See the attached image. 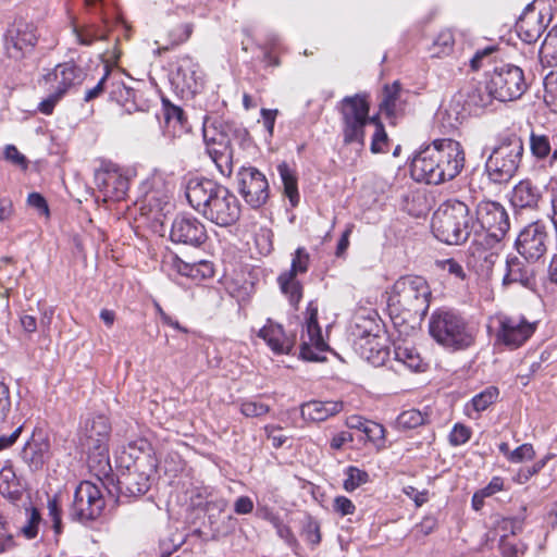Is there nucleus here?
<instances>
[{"label":"nucleus","instance_id":"obj_64","mask_svg":"<svg viewBox=\"0 0 557 557\" xmlns=\"http://www.w3.org/2000/svg\"><path fill=\"white\" fill-rule=\"evenodd\" d=\"M419 197L413 195V194H405L403 196V202H401V207L407 210L409 213L411 214H416V215H419L423 208L421 207V203H419Z\"/></svg>","mask_w":557,"mask_h":557},{"label":"nucleus","instance_id":"obj_20","mask_svg":"<svg viewBox=\"0 0 557 557\" xmlns=\"http://www.w3.org/2000/svg\"><path fill=\"white\" fill-rule=\"evenodd\" d=\"M170 238L173 244H205L208 237L205 225L200 221L182 215L173 221Z\"/></svg>","mask_w":557,"mask_h":557},{"label":"nucleus","instance_id":"obj_10","mask_svg":"<svg viewBox=\"0 0 557 557\" xmlns=\"http://www.w3.org/2000/svg\"><path fill=\"white\" fill-rule=\"evenodd\" d=\"M106 506L101 490L89 481L81 482L74 493L70 516L79 522L96 520Z\"/></svg>","mask_w":557,"mask_h":557},{"label":"nucleus","instance_id":"obj_48","mask_svg":"<svg viewBox=\"0 0 557 557\" xmlns=\"http://www.w3.org/2000/svg\"><path fill=\"white\" fill-rule=\"evenodd\" d=\"M465 108L460 109L459 101H453L448 108L444 110L443 113H441L444 125L448 128H457V126L462 122L465 119L463 114Z\"/></svg>","mask_w":557,"mask_h":557},{"label":"nucleus","instance_id":"obj_7","mask_svg":"<svg viewBox=\"0 0 557 557\" xmlns=\"http://www.w3.org/2000/svg\"><path fill=\"white\" fill-rule=\"evenodd\" d=\"M389 299H396L399 309L409 318H422L430 307L431 289L424 277L405 275L394 283Z\"/></svg>","mask_w":557,"mask_h":557},{"label":"nucleus","instance_id":"obj_16","mask_svg":"<svg viewBox=\"0 0 557 557\" xmlns=\"http://www.w3.org/2000/svg\"><path fill=\"white\" fill-rule=\"evenodd\" d=\"M369 326H364L362 331L358 333L363 343L360 344L361 355L371 364L375 367L383 366L388 360L391 351L386 346V339L384 336H380L375 333L379 331V325L372 320H364Z\"/></svg>","mask_w":557,"mask_h":557},{"label":"nucleus","instance_id":"obj_19","mask_svg":"<svg viewBox=\"0 0 557 557\" xmlns=\"http://www.w3.org/2000/svg\"><path fill=\"white\" fill-rule=\"evenodd\" d=\"M170 198L171 197L163 185L147 190L137 202L141 215L147 216L153 222L162 223V218H164L173 208Z\"/></svg>","mask_w":557,"mask_h":557},{"label":"nucleus","instance_id":"obj_45","mask_svg":"<svg viewBox=\"0 0 557 557\" xmlns=\"http://www.w3.org/2000/svg\"><path fill=\"white\" fill-rule=\"evenodd\" d=\"M544 101L553 112H557V70L544 79Z\"/></svg>","mask_w":557,"mask_h":557},{"label":"nucleus","instance_id":"obj_26","mask_svg":"<svg viewBox=\"0 0 557 557\" xmlns=\"http://www.w3.org/2000/svg\"><path fill=\"white\" fill-rule=\"evenodd\" d=\"M541 188L530 180L520 181L512 188L510 202L515 208H535L541 199Z\"/></svg>","mask_w":557,"mask_h":557},{"label":"nucleus","instance_id":"obj_8","mask_svg":"<svg viewBox=\"0 0 557 557\" xmlns=\"http://www.w3.org/2000/svg\"><path fill=\"white\" fill-rule=\"evenodd\" d=\"M487 90L495 99L505 102L519 99L528 85L523 71L513 64L495 67L486 82Z\"/></svg>","mask_w":557,"mask_h":557},{"label":"nucleus","instance_id":"obj_60","mask_svg":"<svg viewBox=\"0 0 557 557\" xmlns=\"http://www.w3.org/2000/svg\"><path fill=\"white\" fill-rule=\"evenodd\" d=\"M545 247L546 246H516L519 255L529 262L540 259L545 252Z\"/></svg>","mask_w":557,"mask_h":557},{"label":"nucleus","instance_id":"obj_21","mask_svg":"<svg viewBox=\"0 0 557 557\" xmlns=\"http://www.w3.org/2000/svg\"><path fill=\"white\" fill-rule=\"evenodd\" d=\"M96 182L106 198L120 201L125 198L129 182L117 170H104L96 174Z\"/></svg>","mask_w":557,"mask_h":557},{"label":"nucleus","instance_id":"obj_37","mask_svg":"<svg viewBox=\"0 0 557 557\" xmlns=\"http://www.w3.org/2000/svg\"><path fill=\"white\" fill-rule=\"evenodd\" d=\"M547 238L546 226L541 222H533L525 226L516 238L515 244H544Z\"/></svg>","mask_w":557,"mask_h":557},{"label":"nucleus","instance_id":"obj_5","mask_svg":"<svg viewBox=\"0 0 557 557\" xmlns=\"http://www.w3.org/2000/svg\"><path fill=\"white\" fill-rule=\"evenodd\" d=\"M522 154L523 143L519 136L502 135L485 163L488 178L496 184L508 183L515 176Z\"/></svg>","mask_w":557,"mask_h":557},{"label":"nucleus","instance_id":"obj_57","mask_svg":"<svg viewBox=\"0 0 557 557\" xmlns=\"http://www.w3.org/2000/svg\"><path fill=\"white\" fill-rule=\"evenodd\" d=\"M535 451L531 444H522L513 449L508 457V460L515 463L522 462L523 460L533 459Z\"/></svg>","mask_w":557,"mask_h":557},{"label":"nucleus","instance_id":"obj_59","mask_svg":"<svg viewBox=\"0 0 557 557\" xmlns=\"http://www.w3.org/2000/svg\"><path fill=\"white\" fill-rule=\"evenodd\" d=\"M110 82H111V76L109 75V72L107 71L106 74L102 76V78L98 82V84L95 87H92L86 91L84 100L88 102V101H91L95 98H97L103 91L109 92Z\"/></svg>","mask_w":557,"mask_h":557},{"label":"nucleus","instance_id":"obj_62","mask_svg":"<svg viewBox=\"0 0 557 557\" xmlns=\"http://www.w3.org/2000/svg\"><path fill=\"white\" fill-rule=\"evenodd\" d=\"M27 205L38 211L39 214L48 215V203L42 195L39 193H30L27 197Z\"/></svg>","mask_w":557,"mask_h":557},{"label":"nucleus","instance_id":"obj_39","mask_svg":"<svg viewBox=\"0 0 557 557\" xmlns=\"http://www.w3.org/2000/svg\"><path fill=\"white\" fill-rule=\"evenodd\" d=\"M0 493L11 498L20 494V483L12 467H3L0 470Z\"/></svg>","mask_w":557,"mask_h":557},{"label":"nucleus","instance_id":"obj_46","mask_svg":"<svg viewBox=\"0 0 557 557\" xmlns=\"http://www.w3.org/2000/svg\"><path fill=\"white\" fill-rule=\"evenodd\" d=\"M346 475L347 478L344 481V488L347 492H352L369 481L368 472L352 466L347 468Z\"/></svg>","mask_w":557,"mask_h":557},{"label":"nucleus","instance_id":"obj_49","mask_svg":"<svg viewBox=\"0 0 557 557\" xmlns=\"http://www.w3.org/2000/svg\"><path fill=\"white\" fill-rule=\"evenodd\" d=\"M164 120L168 127L175 128L178 126L181 129L185 128L186 116L184 111L176 106L165 104L164 106Z\"/></svg>","mask_w":557,"mask_h":557},{"label":"nucleus","instance_id":"obj_44","mask_svg":"<svg viewBox=\"0 0 557 557\" xmlns=\"http://www.w3.org/2000/svg\"><path fill=\"white\" fill-rule=\"evenodd\" d=\"M455 45V38L450 29H444L438 33L433 41V55L442 57L449 54Z\"/></svg>","mask_w":557,"mask_h":557},{"label":"nucleus","instance_id":"obj_56","mask_svg":"<svg viewBox=\"0 0 557 557\" xmlns=\"http://www.w3.org/2000/svg\"><path fill=\"white\" fill-rule=\"evenodd\" d=\"M367 440L376 444L379 442L384 441L385 438V429L382 424L376 423L374 421H369V423L364 426L362 432Z\"/></svg>","mask_w":557,"mask_h":557},{"label":"nucleus","instance_id":"obj_43","mask_svg":"<svg viewBox=\"0 0 557 557\" xmlns=\"http://www.w3.org/2000/svg\"><path fill=\"white\" fill-rule=\"evenodd\" d=\"M371 125L374 127V132L371 138L370 150L372 153H384L388 146V136L384 125L376 119Z\"/></svg>","mask_w":557,"mask_h":557},{"label":"nucleus","instance_id":"obj_38","mask_svg":"<svg viewBox=\"0 0 557 557\" xmlns=\"http://www.w3.org/2000/svg\"><path fill=\"white\" fill-rule=\"evenodd\" d=\"M400 84L394 82L392 85H385L383 89V98L380 103V108L388 116L395 115L397 111V101L400 95Z\"/></svg>","mask_w":557,"mask_h":557},{"label":"nucleus","instance_id":"obj_1","mask_svg":"<svg viewBox=\"0 0 557 557\" xmlns=\"http://www.w3.org/2000/svg\"><path fill=\"white\" fill-rule=\"evenodd\" d=\"M463 165L465 152L461 145L454 139L442 138L414 154L410 171L416 181L438 185L454 180Z\"/></svg>","mask_w":557,"mask_h":557},{"label":"nucleus","instance_id":"obj_29","mask_svg":"<svg viewBox=\"0 0 557 557\" xmlns=\"http://www.w3.org/2000/svg\"><path fill=\"white\" fill-rule=\"evenodd\" d=\"M520 283L523 287L535 292L540 297L542 294L535 288L533 274L521 267V262L517 257L507 260V273L503 278V284Z\"/></svg>","mask_w":557,"mask_h":557},{"label":"nucleus","instance_id":"obj_23","mask_svg":"<svg viewBox=\"0 0 557 557\" xmlns=\"http://www.w3.org/2000/svg\"><path fill=\"white\" fill-rule=\"evenodd\" d=\"M517 32L520 38L528 42H535L545 29L543 16L530 4L517 22Z\"/></svg>","mask_w":557,"mask_h":557},{"label":"nucleus","instance_id":"obj_61","mask_svg":"<svg viewBox=\"0 0 557 557\" xmlns=\"http://www.w3.org/2000/svg\"><path fill=\"white\" fill-rule=\"evenodd\" d=\"M11 410L9 387L0 382V422L4 421Z\"/></svg>","mask_w":557,"mask_h":557},{"label":"nucleus","instance_id":"obj_14","mask_svg":"<svg viewBox=\"0 0 557 557\" xmlns=\"http://www.w3.org/2000/svg\"><path fill=\"white\" fill-rule=\"evenodd\" d=\"M202 137L205 145L238 140L240 145L249 141L248 131L234 122H225L215 116L206 115L202 123Z\"/></svg>","mask_w":557,"mask_h":557},{"label":"nucleus","instance_id":"obj_28","mask_svg":"<svg viewBox=\"0 0 557 557\" xmlns=\"http://www.w3.org/2000/svg\"><path fill=\"white\" fill-rule=\"evenodd\" d=\"M119 488L128 496H139L146 494L150 488V476L136 470L124 473L117 480Z\"/></svg>","mask_w":557,"mask_h":557},{"label":"nucleus","instance_id":"obj_40","mask_svg":"<svg viewBox=\"0 0 557 557\" xmlns=\"http://www.w3.org/2000/svg\"><path fill=\"white\" fill-rule=\"evenodd\" d=\"M278 283L282 292L288 296L289 302L297 306L302 297V286L295 280V276L287 275L286 273L278 276Z\"/></svg>","mask_w":557,"mask_h":557},{"label":"nucleus","instance_id":"obj_11","mask_svg":"<svg viewBox=\"0 0 557 557\" xmlns=\"http://www.w3.org/2000/svg\"><path fill=\"white\" fill-rule=\"evenodd\" d=\"M238 191L252 208L263 206L269 198V183L258 169L242 168L237 173Z\"/></svg>","mask_w":557,"mask_h":557},{"label":"nucleus","instance_id":"obj_50","mask_svg":"<svg viewBox=\"0 0 557 557\" xmlns=\"http://www.w3.org/2000/svg\"><path fill=\"white\" fill-rule=\"evenodd\" d=\"M270 521L275 528L276 534L282 540H284L289 547L296 548L298 546V541L295 537L292 529L288 525L284 524L283 521L277 516L272 515Z\"/></svg>","mask_w":557,"mask_h":557},{"label":"nucleus","instance_id":"obj_17","mask_svg":"<svg viewBox=\"0 0 557 557\" xmlns=\"http://www.w3.org/2000/svg\"><path fill=\"white\" fill-rule=\"evenodd\" d=\"M171 82L182 91L197 94L202 88L203 74L198 63L189 55H184L177 59L171 73Z\"/></svg>","mask_w":557,"mask_h":557},{"label":"nucleus","instance_id":"obj_51","mask_svg":"<svg viewBox=\"0 0 557 557\" xmlns=\"http://www.w3.org/2000/svg\"><path fill=\"white\" fill-rule=\"evenodd\" d=\"M499 550L503 557H520L523 555L522 546L513 536L503 535L499 540Z\"/></svg>","mask_w":557,"mask_h":557},{"label":"nucleus","instance_id":"obj_55","mask_svg":"<svg viewBox=\"0 0 557 557\" xmlns=\"http://www.w3.org/2000/svg\"><path fill=\"white\" fill-rule=\"evenodd\" d=\"M435 264L442 270H447L449 274L459 280L463 281L467 277L463 268L455 259L436 260Z\"/></svg>","mask_w":557,"mask_h":557},{"label":"nucleus","instance_id":"obj_22","mask_svg":"<svg viewBox=\"0 0 557 557\" xmlns=\"http://www.w3.org/2000/svg\"><path fill=\"white\" fill-rule=\"evenodd\" d=\"M258 336L278 355L289 354L295 344V339L285 333L283 326L271 319H268L267 324L259 330Z\"/></svg>","mask_w":557,"mask_h":557},{"label":"nucleus","instance_id":"obj_30","mask_svg":"<svg viewBox=\"0 0 557 557\" xmlns=\"http://www.w3.org/2000/svg\"><path fill=\"white\" fill-rule=\"evenodd\" d=\"M109 98L123 107L126 112L131 113L137 110L136 90L127 87L124 82L116 77H111L109 86Z\"/></svg>","mask_w":557,"mask_h":557},{"label":"nucleus","instance_id":"obj_35","mask_svg":"<svg viewBox=\"0 0 557 557\" xmlns=\"http://www.w3.org/2000/svg\"><path fill=\"white\" fill-rule=\"evenodd\" d=\"M494 96L487 90L486 84L484 86H473L467 94L465 104L468 107L469 113L476 114L479 110L488 107Z\"/></svg>","mask_w":557,"mask_h":557},{"label":"nucleus","instance_id":"obj_25","mask_svg":"<svg viewBox=\"0 0 557 557\" xmlns=\"http://www.w3.org/2000/svg\"><path fill=\"white\" fill-rule=\"evenodd\" d=\"M343 409L341 401H320L311 400L300 407V413L304 420L310 422H322L337 414Z\"/></svg>","mask_w":557,"mask_h":557},{"label":"nucleus","instance_id":"obj_53","mask_svg":"<svg viewBox=\"0 0 557 557\" xmlns=\"http://www.w3.org/2000/svg\"><path fill=\"white\" fill-rule=\"evenodd\" d=\"M471 437L470 428L465 424L457 423L449 433V444L451 446H460L466 444Z\"/></svg>","mask_w":557,"mask_h":557},{"label":"nucleus","instance_id":"obj_18","mask_svg":"<svg viewBox=\"0 0 557 557\" xmlns=\"http://www.w3.org/2000/svg\"><path fill=\"white\" fill-rule=\"evenodd\" d=\"M110 433L111 424L109 419L103 414L96 416L85 424L84 446L90 454L104 459L109 454L108 443Z\"/></svg>","mask_w":557,"mask_h":557},{"label":"nucleus","instance_id":"obj_24","mask_svg":"<svg viewBox=\"0 0 557 557\" xmlns=\"http://www.w3.org/2000/svg\"><path fill=\"white\" fill-rule=\"evenodd\" d=\"M50 443L42 436L33 435L24 445L21 457L32 471L42 468L49 458Z\"/></svg>","mask_w":557,"mask_h":557},{"label":"nucleus","instance_id":"obj_54","mask_svg":"<svg viewBox=\"0 0 557 557\" xmlns=\"http://www.w3.org/2000/svg\"><path fill=\"white\" fill-rule=\"evenodd\" d=\"M240 411L246 417H261L269 411V406L260 401H244Z\"/></svg>","mask_w":557,"mask_h":557},{"label":"nucleus","instance_id":"obj_6","mask_svg":"<svg viewBox=\"0 0 557 557\" xmlns=\"http://www.w3.org/2000/svg\"><path fill=\"white\" fill-rule=\"evenodd\" d=\"M342 115L343 143L345 145L358 144L364 146V128L375 122L371 117L370 103L367 94H356L344 97L337 104Z\"/></svg>","mask_w":557,"mask_h":557},{"label":"nucleus","instance_id":"obj_15","mask_svg":"<svg viewBox=\"0 0 557 557\" xmlns=\"http://www.w3.org/2000/svg\"><path fill=\"white\" fill-rule=\"evenodd\" d=\"M479 226L485 230L486 236L497 243L503 240L509 230L508 215L497 202H482L476 209Z\"/></svg>","mask_w":557,"mask_h":557},{"label":"nucleus","instance_id":"obj_36","mask_svg":"<svg viewBox=\"0 0 557 557\" xmlns=\"http://www.w3.org/2000/svg\"><path fill=\"white\" fill-rule=\"evenodd\" d=\"M530 148L532 154L537 159L550 157V163L557 161V148L552 149L548 136L532 133L530 136Z\"/></svg>","mask_w":557,"mask_h":557},{"label":"nucleus","instance_id":"obj_32","mask_svg":"<svg viewBox=\"0 0 557 557\" xmlns=\"http://www.w3.org/2000/svg\"><path fill=\"white\" fill-rule=\"evenodd\" d=\"M277 172L283 184L284 195L288 198L292 207H297L300 196L298 191V176L296 171L286 162H282L277 165Z\"/></svg>","mask_w":557,"mask_h":557},{"label":"nucleus","instance_id":"obj_42","mask_svg":"<svg viewBox=\"0 0 557 557\" xmlns=\"http://www.w3.org/2000/svg\"><path fill=\"white\" fill-rule=\"evenodd\" d=\"M499 395L498 388L490 386L483 392L476 394L470 401V406L476 412L486 410L492 404H494ZM469 408V405L467 406Z\"/></svg>","mask_w":557,"mask_h":557},{"label":"nucleus","instance_id":"obj_3","mask_svg":"<svg viewBox=\"0 0 557 557\" xmlns=\"http://www.w3.org/2000/svg\"><path fill=\"white\" fill-rule=\"evenodd\" d=\"M471 218L468 206L459 200L447 201L433 214L432 231L442 244H483V234L476 231L472 235Z\"/></svg>","mask_w":557,"mask_h":557},{"label":"nucleus","instance_id":"obj_41","mask_svg":"<svg viewBox=\"0 0 557 557\" xmlns=\"http://www.w3.org/2000/svg\"><path fill=\"white\" fill-rule=\"evenodd\" d=\"M428 416L418 409L403 411L396 419V426L399 430H411L426 422Z\"/></svg>","mask_w":557,"mask_h":557},{"label":"nucleus","instance_id":"obj_12","mask_svg":"<svg viewBox=\"0 0 557 557\" xmlns=\"http://www.w3.org/2000/svg\"><path fill=\"white\" fill-rule=\"evenodd\" d=\"M535 330L536 323L529 322L523 315H502L496 338L505 346L515 349L522 346Z\"/></svg>","mask_w":557,"mask_h":557},{"label":"nucleus","instance_id":"obj_13","mask_svg":"<svg viewBox=\"0 0 557 557\" xmlns=\"http://www.w3.org/2000/svg\"><path fill=\"white\" fill-rule=\"evenodd\" d=\"M38 37L35 25L23 21L14 23L5 33L4 46L10 58L18 60L30 53Z\"/></svg>","mask_w":557,"mask_h":557},{"label":"nucleus","instance_id":"obj_52","mask_svg":"<svg viewBox=\"0 0 557 557\" xmlns=\"http://www.w3.org/2000/svg\"><path fill=\"white\" fill-rule=\"evenodd\" d=\"M309 255L306 250L299 247L292 260L290 271L287 275L296 276L298 273H305L308 270Z\"/></svg>","mask_w":557,"mask_h":557},{"label":"nucleus","instance_id":"obj_2","mask_svg":"<svg viewBox=\"0 0 557 557\" xmlns=\"http://www.w3.org/2000/svg\"><path fill=\"white\" fill-rule=\"evenodd\" d=\"M188 203L207 220L226 226L240 215L237 197L224 185L206 177H193L185 187Z\"/></svg>","mask_w":557,"mask_h":557},{"label":"nucleus","instance_id":"obj_33","mask_svg":"<svg viewBox=\"0 0 557 557\" xmlns=\"http://www.w3.org/2000/svg\"><path fill=\"white\" fill-rule=\"evenodd\" d=\"M72 32L79 45L90 46L97 40H106L108 35L106 29L97 24H76L72 22Z\"/></svg>","mask_w":557,"mask_h":557},{"label":"nucleus","instance_id":"obj_47","mask_svg":"<svg viewBox=\"0 0 557 557\" xmlns=\"http://www.w3.org/2000/svg\"><path fill=\"white\" fill-rule=\"evenodd\" d=\"M301 535L312 547L318 546L321 542L319 521L311 516H308L304 522Z\"/></svg>","mask_w":557,"mask_h":557},{"label":"nucleus","instance_id":"obj_9","mask_svg":"<svg viewBox=\"0 0 557 557\" xmlns=\"http://www.w3.org/2000/svg\"><path fill=\"white\" fill-rule=\"evenodd\" d=\"M329 349L330 346L324 341L318 323V305L312 300L304 315L300 356L307 361H324L326 358L322 354Z\"/></svg>","mask_w":557,"mask_h":557},{"label":"nucleus","instance_id":"obj_63","mask_svg":"<svg viewBox=\"0 0 557 557\" xmlns=\"http://www.w3.org/2000/svg\"><path fill=\"white\" fill-rule=\"evenodd\" d=\"M333 508L341 516L352 515L356 509L354 503L345 496H337L334 499Z\"/></svg>","mask_w":557,"mask_h":557},{"label":"nucleus","instance_id":"obj_58","mask_svg":"<svg viewBox=\"0 0 557 557\" xmlns=\"http://www.w3.org/2000/svg\"><path fill=\"white\" fill-rule=\"evenodd\" d=\"M41 520L40 513L33 508L27 524L22 528L23 534L28 539H35L38 534V525Z\"/></svg>","mask_w":557,"mask_h":557},{"label":"nucleus","instance_id":"obj_4","mask_svg":"<svg viewBox=\"0 0 557 557\" xmlns=\"http://www.w3.org/2000/svg\"><path fill=\"white\" fill-rule=\"evenodd\" d=\"M431 337L445 349L465 350L474 344L475 333L467 319L451 308L434 310L429 320Z\"/></svg>","mask_w":557,"mask_h":557},{"label":"nucleus","instance_id":"obj_27","mask_svg":"<svg viewBox=\"0 0 557 557\" xmlns=\"http://www.w3.org/2000/svg\"><path fill=\"white\" fill-rule=\"evenodd\" d=\"M206 151L222 175L230 176L233 172L232 141L206 144Z\"/></svg>","mask_w":557,"mask_h":557},{"label":"nucleus","instance_id":"obj_31","mask_svg":"<svg viewBox=\"0 0 557 557\" xmlns=\"http://www.w3.org/2000/svg\"><path fill=\"white\" fill-rule=\"evenodd\" d=\"M52 75L57 82L54 90L60 92L62 96H64L71 86L79 83L82 79L81 69L73 63H62L57 65Z\"/></svg>","mask_w":557,"mask_h":557},{"label":"nucleus","instance_id":"obj_34","mask_svg":"<svg viewBox=\"0 0 557 557\" xmlns=\"http://www.w3.org/2000/svg\"><path fill=\"white\" fill-rule=\"evenodd\" d=\"M394 359L412 371H420L422 368V359L417 349L407 344L394 345Z\"/></svg>","mask_w":557,"mask_h":557}]
</instances>
